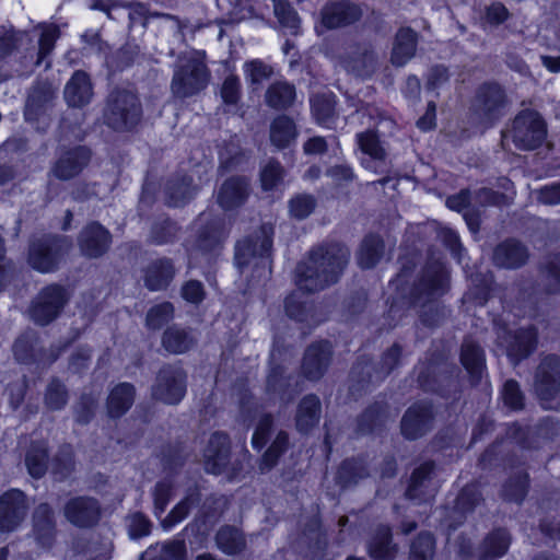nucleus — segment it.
<instances>
[{"label": "nucleus", "mask_w": 560, "mask_h": 560, "mask_svg": "<svg viewBox=\"0 0 560 560\" xmlns=\"http://www.w3.org/2000/svg\"><path fill=\"white\" fill-rule=\"evenodd\" d=\"M349 260V250L340 244L322 246L301 261L296 267L298 291L290 294L284 302L289 317L296 320L305 318V301L300 291L315 292L335 283Z\"/></svg>", "instance_id": "f257e3e1"}, {"label": "nucleus", "mask_w": 560, "mask_h": 560, "mask_svg": "<svg viewBox=\"0 0 560 560\" xmlns=\"http://www.w3.org/2000/svg\"><path fill=\"white\" fill-rule=\"evenodd\" d=\"M210 80V72L197 54L178 58L171 81V92L177 98H188L203 91Z\"/></svg>", "instance_id": "f03ea898"}, {"label": "nucleus", "mask_w": 560, "mask_h": 560, "mask_svg": "<svg viewBox=\"0 0 560 560\" xmlns=\"http://www.w3.org/2000/svg\"><path fill=\"white\" fill-rule=\"evenodd\" d=\"M141 107L137 96L127 91L113 92L105 110L106 124L115 130H128L140 120Z\"/></svg>", "instance_id": "7ed1b4c3"}, {"label": "nucleus", "mask_w": 560, "mask_h": 560, "mask_svg": "<svg viewBox=\"0 0 560 560\" xmlns=\"http://www.w3.org/2000/svg\"><path fill=\"white\" fill-rule=\"evenodd\" d=\"M273 228L270 224L261 225L256 240L240 241L235 247V264L240 269L248 266L266 269L271 250Z\"/></svg>", "instance_id": "20e7f679"}, {"label": "nucleus", "mask_w": 560, "mask_h": 560, "mask_svg": "<svg viewBox=\"0 0 560 560\" xmlns=\"http://www.w3.org/2000/svg\"><path fill=\"white\" fill-rule=\"evenodd\" d=\"M546 135L545 122L534 110L522 112L513 121L511 137L518 149L533 150L539 147Z\"/></svg>", "instance_id": "39448f33"}, {"label": "nucleus", "mask_w": 560, "mask_h": 560, "mask_svg": "<svg viewBox=\"0 0 560 560\" xmlns=\"http://www.w3.org/2000/svg\"><path fill=\"white\" fill-rule=\"evenodd\" d=\"M186 393V373L178 366L163 368L152 387L154 399L165 404H178Z\"/></svg>", "instance_id": "423d86ee"}, {"label": "nucleus", "mask_w": 560, "mask_h": 560, "mask_svg": "<svg viewBox=\"0 0 560 560\" xmlns=\"http://www.w3.org/2000/svg\"><path fill=\"white\" fill-rule=\"evenodd\" d=\"M535 390L545 409L553 408L551 401L560 392V359L547 357L538 366Z\"/></svg>", "instance_id": "0eeeda50"}, {"label": "nucleus", "mask_w": 560, "mask_h": 560, "mask_svg": "<svg viewBox=\"0 0 560 560\" xmlns=\"http://www.w3.org/2000/svg\"><path fill=\"white\" fill-rule=\"evenodd\" d=\"M67 301L65 290L59 285L45 288L33 302L31 317L39 325L50 323Z\"/></svg>", "instance_id": "6e6552de"}, {"label": "nucleus", "mask_w": 560, "mask_h": 560, "mask_svg": "<svg viewBox=\"0 0 560 560\" xmlns=\"http://www.w3.org/2000/svg\"><path fill=\"white\" fill-rule=\"evenodd\" d=\"M60 249L61 241L56 237L36 240L31 244L28 262L40 272H50L60 260Z\"/></svg>", "instance_id": "1a4fd4ad"}, {"label": "nucleus", "mask_w": 560, "mask_h": 560, "mask_svg": "<svg viewBox=\"0 0 560 560\" xmlns=\"http://www.w3.org/2000/svg\"><path fill=\"white\" fill-rule=\"evenodd\" d=\"M27 503L20 490L13 489L0 498V532H12L26 515Z\"/></svg>", "instance_id": "9d476101"}, {"label": "nucleus", "mask_w": 560, "mask_h": 560, "mask_svg": "<svg viewBox=\"0 0 560 560\" xmlns=\"http://www.w3.org/2000/svg\"><path fill=\"white\" fill-rule=\"evenodd\" d=\"M504 105L502 89L498 84H485L477 92L474 108L482 120L491 122L502 115Z\"/></svg>", "instance_id": "9b49d317"}, {"label": "nucleus", "mask_w": 560, "mask_h": 560, "mask_svg": "<svg viewBox=\"0 0 560 560\" xmlns=\"http://www.w3.org/2000/svg\"><path fill=\"white\" fill-rule=\"evenodd\" d=\"M63 514L74 526L91 527L98 522L101 509L98 502L93 498L75 497L66 503Z\"/></svg>", "instance_id": "f8f14e48"}, {"label": "nucleus", "mask_w": 560, "mask_h": 560, "mask_svg": "<svg viewBox=\"0 0 560 560\" xmlns=\"http://www.w3.org/2000/svg\"><path fill=\"white\" fill-rule=\"evenodd\" d=\"M203 465L208 472L219 475L225 471L230 459V441L226 434L213 433L203 450Z\"/></svg>", "instance_id": "ddd939ff"}, {"label": "nucleus", "mask_w": 560, "mask_h": 560, "mask_svg": "<svg viewBox=\"0 0 560 560\" xmlns=\"http://www.w3.org/2000/svg\"><path fill=\"white\" fill-rule=\"evenodd\" d=\"M90 151L85 147H75L59 153L54 164L52 174L62 180L79 175L90 161Z\"/></svg>", "instance_id": "4468645a"}, {"label": "nucleus", "mask_w": 560, "mask_h": 560, "mask_svg": "<svg viewBox=\"0 0 560 560\" xmlns=\"http://www.w3.org/2000/svg\"><path fill=\"white\" fill-rule=\"evenodd\" d=\"M537 334L533 328H527L511 336L510 332L499 334L500 345L505 348L508 357L516 364L520 360L529 355L536 347Z\"/></svg>", "instance_id": "2eb2a0df"}, {"label": "nucleus", "mask_w": 560, "mask_h": 560, "mask_svg": "<svg viewBox=\"0 0 560 560\" xmlns=\"http://www.w3.org/2000/svg\"><path fill=\"white\" fill-rule=\"evenodd\" d=\"M431 406L421 402L411 406L401 420V432L410 440L422 436L431 427Z\"/></svg>", "instance_id": "dca6fc26"}, {"label": "nucleus", "mask_w": 560, "mask_h": 560, "mask_svg": "<svg viewBox=\"0 0 560 560\" xmlns=\"http://www.w3.org/2000/svg\"><path fill=\"white\" fill-rule=\"evenodd\" d=\"M433 468L432 463H424L413 471L406 491L409 499L427 501L434 497L439 485L432 477Z\"/></svg>", "instance_id": "f3484780"}, {"label": "nucleus", "mask_w": 560, "mask_h": 560, "mask_svg": "<svg viewBox=\"0 0 560 560\" xmlns=\"http://www.w3.org/2000/svg\"><path fill=\"white\" fill-rule=\"evenodd\" d=\"M361 10L347 1L328 3L323 8L322 22L327 28L346 26L359 20Z\"/></svg>", "instance_id": "a211bd4d"}, {"label": "nucleus", "mask_w": 560, "mask_h": 560, "mask_svg": "<svg viewBox=\"0 0 560 560\" xmlns=\"http://www.w3.org/2000/svg\"><path fill=\"white\" fill-rule=\"evenodd\" d=\"M331 355L329 342H317L310 346L303 360V372L310 380H318L325 373Z\"/></svg>", "instance_id": "6ab92c4d"}, {"label": "nucleus", "mask_w": 560, "mask_h": 560, "mask_svg": "<svg viewBox=\"0 0 560 560\" xmlns=\"http://www.w3.org/2000/svg\"><path fill=\"white\" fill-rule=\"evenodd\" d=\"M81 250L89 257H98L109 247L110 235L97 223L89 224L79 238Z\"/></svg>", "instance_id": "aec40b11"}, {"label": "nucleus", "mask_w": 560, "mask_h": 560, "mask_svg": "<svg viewBox=\"0 0 560 560\" xmlns=\"http://www.w3.org/2000/svg\"><path fill=\"white\" fill-rule=\"evenodd\" d=\"M52 98L54 91L49 85L43 84L34 88L31 94L28 95L25 107L24 115L26 120H43V122H46Z\"/></svg>", "instance_id": "412c9836"}, {"label": "nucleus", "mask_w": 560, "mask_h": 560, "mask_svg": "<svg viewBox=\"0 0 560 560\" xmlns=\"http://www.w3.org/2000/svg\"><path fill=\"white\" fill-rule=\"evenodd\" d=\"M248 196V182L243 177L226 179L218 191V203L225 210L243 205Z\"/></svg>", "instance_id": "4be33fe9"}, {"label": "nucleus", "mask_w": 560, "mask_h": 560, "mask_svg": "<svg viewBox=\"0 0 560 560\" xmlns=\"http://www.w3.org/2000/svg\"><path fill=\"white\" fill-rule=\"evenodd\" d=\"M448 283V272L441 261H434L425 269L420 283V295L424 294L428 299L441 295L446 291Z\"/></svg>", "instance_id": "5701e85b"}, {"label": "nucleus", "mask_w": 560, "mask_h": 560, "mask_svg": "<svg viewBox=\"0 0 560 560\" xmlns=\"http://www.w3.org/2000/svg\"><path fill=\"white\" fill-rule=\"evenodd\" d=\"M92 85L88 74L77 71L65 88V98L72 107H81L90 103L92 98Z\"/></svg>", "instance_id": "b1692460"}, {"label": "nucleus", "mask_w": 560, "mask_h": 560, "mask_svg": "<svg viewBox=\"0 0 560 560\" xmlns=\"http://www.w3.org/2000/svg\"><path fill=\"white\" fill-rule=\"evenodd\" d=\"M174 275L175 270L170 259H156L148 266L144 282L151 291L162 290L171 283Z\"/></svg>", "instance_id": "393cba45"}, {"label": "nucleus", "mask_w": 560, "mask_h": 560, "mask_svg": "<svg viewBox=\"0 0 560 560\" xmlns=\"http://www.w3.org/2000/svg\"><path fill=\"white\" fill-rule=\"evenodd\" d=\"M527 259L526 248L518 242L506 241L500 244L493 254V261L503 268H517Z\"/></svg>", "instance_id": "a878e982"}, {"label": "nucleus", "mask_w": 560, "mask_h": 560, "mask_svg": "<svg viewBox=\"0 0 560 560\" xmlns=\"http://www.w3.org/2000/svg\"><path fill=\"white\" fill-rule=\"evenodd\" d=\"M417 33L409 27L398 31L392 51V62L395 66H405L416 52Z\"/></svg>", "instance_id": "bb28decb"}, {"label": "nucleus", "mask_w": 560, "mask_h": 560, "mask_svg": "<svg viewBox=\"0 0 560 560\" xmlns=\"http://www.w3.org/2000/svg\"><path fill=\"white\" fill-rule=\"evenodd\" d=\"M55 533L52 510L46 503L39 504L34 512V534L37 541L49 546Z\"/></svg>", "instance_id": "cd10ccee"}, {"label": "nucleus", "mask_w": 560, "mask_h": 560, "mask_svg": "<svg viewBox=\"0 0 560 560\" xmlns=\"http://www.w3.org/2000/svg\"><path fill=\"white\" fill-rule=\"evenodd\" d=\"M135 388L131 384L121 383L113 388L108 396L107 409L112 418L122 416L132 405Z\"/></svg>", "instance_id": "c85d7f7f"}, {"label": "nucleus", "mask_w": 560, "mask_h": 560, "mask_svg": "<svg viewBox=\"0 0 560 560\" xmlns=\"http://www.w3.org/2000/svg\"><path fill=\"white\" fill-rule=\"evenodd\" d=\"M320 401L314 395H308L302 399L296 413V428L301 432H307L319 421Z\"/></svg>", "instance_id": "c756f323"}, {"label": "nucleus", "mask_w": 560, "mask_h": 560, "mask_svg": "<svg viewBox=\"0 0 560 560\" xmlns=\"http://www.w3.org/2000/svg\"><path fill=\"white\" fill-rule=\"evenodd\" d=\"M296 135L295 124L288 116L277 117L270 126V141L279 149L288 147L295 140Z\"/></svg>", "instance_id": "7c9ffc66"}, {"label": "nucleus", "mask_w": 560, "mask_h": 560, "mask_svg": "<svg viewBox=\"0 0 560 560\" xmlns=\"http://www.w3.org/2000/svg\"><path fill=\"white\" fill-rule=\"evenodd\" d=\"M195 337L187 330L172 327L168 328L162 339L165 350L172 353H184L195 345Z\"/></svg>", "instance_id": "2f4dec72"}, {"label": "nucleus", "mask_w": 560, "mask_h": 560, "mask_svg": "<svg viewBox=\"0 0 560 560\" xmlns=\"http://www.w3.org/2000/svg\"><path fill=\"white\" fill-rule=\"evenodd\" d=\"M460 360L472 377H480L485 368V355L481 348L472 340H465L462 346Z\"/></svg>", "instance_id": "473e14b6"}, {"label": "nucleus", "mask_w": 560, "mask_h": 560, "mask_svg": "<svg viewBox=\"0 0 560 560\" xmlns=\"http://www.w3.org/2000/svg\"><path fill=\"white\" fill-rule=\"evenodd\" d=\"M509 545L508 533L503 529L494 530L485 539L480 557L482 560H494L506 552Z\"/></svg>", "instance_id": "72a5a7b5"}, {"label": "nucleus", "mask_w": 560, "mask_h": 560, "mask_svg": "<svg viewBox=\"0 0 560 560\" xmlns=\"http://www.w3.org/2000/svg\"><path fill=\"white\" fill-rule=\"evenodd\" d=\"M383 241L375 235L364 238L358 253V264L361 268L374 267L383 255Z\"/></svg>", "instance_id": "f704fd0d"}, {"label": "nucleus", "mask_w": 560, "mask_h": 560, "mask_svg": "<svg viewBox=\"0 0 560 560\" xmlns=\"http://www.w3.org/2000/svg\"><path fill=\"white\" fill-rule=\"evenodd\" d=\"M200 500L197 489L190 490L187 495L170 512V514L162 521V526L165 530H170L176 524L184 521L190 509L195 506Z\"/></svg>", "instance_id": "c9c22d12"}, {"label": "nucleus", "mask_w": 560, "mask_h": 560, "mask_svg": "<svg viewBox=\"0 0 560 560\" xmlns=\"http://www.w3.org/2000/svg\"><path fill=\"white\" fill-rule=\"evenodd\" d=\"M295 98V89L287 82H276L266 92V102L273 108H285Z\"/></svg>", "instance_id": "e433bc0d"}, {"label": "nucleus", "mask_w": 560, "mask_h": 560, "mask_svg": "<svg viewBox=\"0 0 560 560\" xmlns=\"http://www.w3.org/2000/svg\"><path fill=\"white\" fill-rule=\"evenodd\" d=\"M219 549L228 555H235L243 550L245 540L242 533L234 527H222L215 537Z\"/></svg>", "instance_id": "4c0bfd02"}, {"label": "nucleus", "mask_w": 560, "mask_h": 560, "mask_svg": "<svg viewBox=\"0 0 560 560\" xmlns=\"http://www.w3.org/2000/svg\"><path fill=\"white\" fill-rule=\"evenodd\" d=\"M369 552L376 560H387L394 557L395 547L390 545V529L387 526L378 528L376 536L369 545Z\"/></svg>", "instance_id": "58836bf2"}, {"label": "nucleus", "mask_w": 560, "mask_h": 560, "mask_svg": "<svg viewBox=\"0 0 560 560\" xmlns=\"http://www.w3.org/2000/svg\"><path fill=\"white\" fill-rule=\"evenodd\" d=\"M197 188L191 186L190 178H183L180 182L171 183L166 188L167 203L173 207H180L190 200Z\"/></svg>", "instance_id": "ea45409f"}, {"label": "nucleus", "mask_w": 560, "mask_h": 560, "mask_svg": "<svg viewBox=\"0 0 560 560\" xmlns=\"http://www.w3.org/2000/svg\"><path fill=\"white\" fill-rule=\"evenodd\" d=\"M25 464L30 475L40 478L47 469V450L45 444H35L26 453Z\"/></svg>", "instance_id": "a19ab883"}, {"label": "nucleus", "mask_w": 560, "mask_h": 560, "mask_svg": "<svg viewBox=\"0 0 560 560\" xmlns=\"http://www.w3.org/2000/svg\"><path fill=\"white\" fill-rule=\"evenodd\" d=\"M273 12L282 27L296 34L300 26V19L296 12L290 7L288 0H271Z\"/></svg>", "instance_id": "79ce46f5"}, {"label": "nucleus", "mask_w": 560, "mask_h": 560, "mask_svg": "<svg viewBox=\"0 0 560 560\" xmlns=\"http://www.w3.org/2000/svg\"><path fill=\"white\" fill-rule=\"evenodd\" d=\"M284 170L277 161H269L260 171V184L265 191L276 190L282 184Z\"/></svg>", "instance_id": "37998d69"}, {"label": "nucleus", "mask_w": 560, "mask_h": 560, "mask_svg": "<svg viewBox=\"0 0 560 560\" xmlns=\"http://www.w3.org/2000/svg\"><path fill=\"white\" fill-rule=\"evenodd\" d=\"M358 144L363 153L374 161H384L386 152L377 136L369 130L357 135Z\"/></svg>", "instance_id": "c03bdc74"}, {"label": "nucleus", "mask_w": 560, "mask_h": 560, "mask_svg": "<svg viewBox=\"0 0 560 560\" xmlns=\"http://www.w3.org/2000/svg\"><path fill=\"white\" fill-rule=\"evenodd\" d=\"M366 475L363 464L359 460H346L337 472V481L342 488L358 482Z\"/></svg>", "instance_id": "a18cd8bd"}, {"label": "nucleus", "mask_w": 560, "mask_h": 560, "mask_svg": "<svg viewBox=\"0 0 560 560\" xmlns=\"http://www.w3.org/2000/svg\"><path fill=\"white\" fill-rule=\"evenodd\" d=\"M527 492V475L518 470L513 479H510L503 487L505 500L521 502Z\"/></svg>", "instance_id": "49530a36"}, {"label": "nucleus", "mask_w": 560, "mask_h": 560, "mask_svg": "<svg viewBox=\"0 0 560 560\" xmlns=\"http://www.w3.org/2000/svg\"><path fill=\"white\" fill-rule=\"evenodd\" d=\"M218 7L225 12L226 18L219 21L220 25L234 24L246 18V7L243 0H217Z\"/></svg>", "instance_id": "de8ad7c7"}, {"label": "nucleus", "mask_w": 560, "mask_h": 560, "mask_svg": "<svg viewBox=\"0 0 560 560\" xmlns=\"http://www.w3.org/2000/svg\"><path fill=\"white\" fill-rule=\"evenodd\" d=\"M434 539L430 533H421L412 542L410 560H432Z\"/></svg>", "instance_id": "09e8293b"}, {"label": "nucleus", "mask_w": 560, "mask_h": 560, "mask_svg": "<svg viewBox=\"0 0 560 560\" xmlns=\"http://www.w3.org/2000/svg\"><path fill=\"white\" fill-rule=\"evenodd\" d=\"M312 113L316 121L328 127L334 116V106L331 101L325 96H314L311 98Z\"/></svg>", "instance_id": "8fccbe9b"}, {"label": "nucleus", "mask_w": 560, "mask_h": 560, "mask_svg": "<svg viewBox=\"0 0 560 560\" xmlns=\"http://www.w3.org/2000/svg\"><path fill=\"white\" fill-rule=\"evenodd\" d=\"M288 444V435L284 432H280L271 446L267 450V452L264 454L261 462H260V470L264 472L266 470L271 469L281 453L285 450Z\"/></svg>", "instance_id": "3c124183"}, {"label": "nucleus", "mask_w": 560, "mask_h": 560, "mask_svg": "<svg viewBox=\"0 0 560 560\" xmlns=\"http://www.w3.org/2000/svg\"><path fill=\"white\" fill-rule=\"evenodd\" d=\"M316 201L311 195H298L289 202L290 215L298 220L307 218L315 209Z\"/></svg>", "instance_id": "603ef678"}, {"label": "nucleus", "mask_w": 560, "mask_h": 560, "mask_svg": "<svg viewBox=\"0 0 560 560\" xmlns=\"http://www.w3.org/2000/svg\"><path fill=\"white\" fill-rule=\"evenodd\" d=\"M174 308L168 302L150 308L147 315V325L151 329H159L173 317Z\"/></svg>", "instance_id": "864d4df0"}, {"label": "nucleus", "mask_w": 560, "mask_h": 560, "mask_svg": "<svg viewBox=\"0 0 560 560\" xmlns=\"http://www.w3.org/2000/svg\"><path fill=\"white\" fill-rule=\"evenodd\" d=\"M244 73L250 84H260L271 75L272 69L261 60L255 59L244 65Z\"/></svg>", "instance_id": "5fc2aeb1"}, {"label": "nucleus", "mask_w": 560, "mask_h": 560, "mask_svg": "<svg viewBox=\"0 0 560 560\" xmlns=\"http://www.w3.org/2000/svg\"><path fill=\"white\" fill-rule=\"evenodd\" d=\"M59 31L54 25L44 26L38 47V58L36 65H40L46 57L54 50L55 42L58 38Z\"/></svg>", "instance_id": "6e6d98bb"}, {"label": "nucleus", "mask_w": 560, "mask_h": 560, "mask_svg": "<svg viewBox=\"0 0 560 560\" xmlns=\"http://www.w3.org/2000/svg\"><path fill=\"white\" fill-rule=\"evenodd\" d=\"M223 237V231L214 226H210L200 235L196 253L201 252L202 254H209L211 252H215V249L220 246Z\"/></svg>", "instance_id": "4d7b16f0"}, {"label": "nucleus", "mask_w": 560, "mask_h": 560, "mask_svg": "<svg viewBox=\"0 0 560 560\" xmlns=\"http://www.w3.org/2000/svg\"><path fill=\"white\" fill-rule=\"evenodd\" d=\"M45 400L46 405L50 409L62 408L67 402V393L65 386L57 381H52L48 385Z\"/></svg>", "instance_id": "13d9d810"}, {"label": "nucleus", "mask_w": 560, "mask_h": 560, "mask_svg": "<svg viewBox=\"0 0 560 560\" xmlns=\"http://www.w3.org/2000/svg\"><path fill=\"white\" fill-rule=\"evenodd\" d=\"M536 200L546 206H557L560 203V182L545 185L534 191Z\"/></svg>", "instance_id": "bf43d9fd"}, {"label": "nucleus", "mask_w": 560, "mask_h": 560, "mask_svg": "<svg viewBox=\"0 0 560 560\" xmlns=\"http://www.w3.org/2000/svg\"><path fill=\"white\" fill-rule=\"evenodd\" d=\"M510 16V12L506 7L498 1L485 8L483 20L486 23L497 26L505 22Z\"/></svg>", "instance_id": "052dcab7"}, {"label": "nucleus", "mask_w": 560, "mask_h": 560, "mask_svg": "<svg viewBox=\"0 0 560 560\" xmlns=\"http://www.w3.org/2000/svg\"><path fill=\"white\" fill-rule=\"evenodd\" d=\"M502 396L504 404L510 408L515 410L523 408V395L517 382L513 380L506 381L503 386Z\"/></svg>", "instance_id": "680f3d73"}, {"label": "nucleus", "mask_w": 560, "mask_h": 560, "mask_svg": "<svg viewBox=\"0 0 560 560\" xmlns=\"http://www.w3.org/2000/svg\"><path fill=\"white\" fill-rule=\"evenodd\" d=\"M172 486L168 481L158 482L154 492V513L159 517L168 504L171 498Z\"/></svg>", "instance_id": "e2e57ef3"}, {"label": "nucleus", "mask_w": 560, "mask_h": 560, "mask_svg": "<svg viewBox=\"0 0 560 560\" xmlns=\"http://www.w3.org/2000/svg\"><path fill=\"white\" fill-rule=\"evenodd\" d=\"M241 95V82L237 77L229 75L221 89V96L225 104H236Z\"/></svg>", "instance_id": "0e129e2a"}, {"label": "nucleus", "mask_w": 560, "mask_h": 560, "mask_svg": "<svg viewBox=\"0 0 560 560\" xmlns=\"http://www.w3.org/2000/svg\"><path fill=\"white\" fill-rule=\"evenodd\" d=\"M151 523L142 514L136 513L129 520V535L131 538H141L150 534Z\"/></svg>", "instance_id": "69168bd1"}, {"label": "nucleus", "mask_w": 560, "mask_h": 560, "mask_svg": "<svg viewBox=\"0 0 560 560\" xmlns=\"http://www.w3.org/2000/svg\"><path fill=\"white\" fill-rule=\"evenodd\" d=\"M271 424L272 419L269 415L260 418L252 439V444L255 448L260 450L266 444Z\"/></svg>", "instance_id": "338daca9"}, {"label": "nucleus", "mask_w": 560, "mask_h": 560, "mask_svg": "<svg viewBox=\"0 0 560 560\" xmlns=\"http://www.w3.org/2000/svg\"><path fill=\"white\" fill-rule=\"evenodd\" d=\"M161 560H184L186 555V546L183 540H173L166 542L162 547Z\"/></svg>", "instance_id": "774afa93"}]
</instances>
